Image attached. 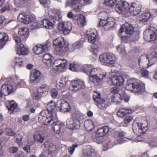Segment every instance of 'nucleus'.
<instances>
[{
  "label": "nucleus",
  "mask_w": 157,
  "mask_h": 157,
  "mask_svg": "<svg viewBox=\"0 0 157 157\" xmlns=\"http://www.w3.org/2000/svg\"><path fill=\"white\" fill-rule=\"evenodd\" d=\"M143 37L145 40L148 41L157 39V30L153 26H149L148 29L144 31Z\"/></svg>",
  "instance_id": "ddd939ff"
},
{
  "label": "nucleus",
  "mask_w": 157,
  "mask_h": 157,
  "mask_svg": "<svg viewBox=\"0 0 157 157\" xmlns=\"http://www.w3.org/2000/svg\"><path fill=\"white\" fill-rule=\"evenodd\" d=\"M75 18H76L77 24L79 26L83 27L85 25L86 22V18L84 16L80 15L77 16V19H76V17L75 16L74 19H75Z\"/></svg>",
  "instance_id": "e433bc0d"
},
{
  "label": "nucleus",
  "mask_w": 157,
  "mask_h": 157,
  "mask_svg": "<svg viewBox=\"0 0 157 157\" xmlns=\"http://www.w3.org/2000/svg\"><path fill=\"white\" fill-rule=\"evenodd\" d=\"M116 48L117 51L119 53L122 55H124L126 54L125 48L123 44H119L116 47Z\"/></svg>",
  "instance_id": "09e8293b"
},
{
  "label": "nucleus",
  "mask_w": 157,
  "mask_h": 157,
  "mask_svg": "<svg viewBox=\"0 0 157 157\" xmlns=\"http://www.w3.org/2000/svg\"><path fill=\"white\" fill-rule=\"evenodd\" d=\"M54 66L57 68V70L62 71L64 68L67 64V62L66 60L58 59L56 60L53 63Z\"/></svg>",
  "instance_id": "c756f323"
},
{
  "label": "nucleus",
  "mask_w": 157,
  "mask_h": 157,
  "mask_svg": "<svg viewBox=\"0 0 157 157\" xmlns=\"http://www.w3.org/2000/svg\"><path fill=\"white\" fill-rule=\"evenodd\" d=\"M15 63L16 65L20 67H22L24 65L23 59L20 58H16L14 60Z\"/></svg>",
  "instance_id": "864d4df0"
},
{
  "label": "nucleus",
  "mask_w": 157,
  "mask_h": 157,
  "mask_svg": "<svg viewBox=\"0 0 157 157\" xmlns=\"http://www.w3.org/2000/svg\"><path fill=\"white\" fill-rule=\"evenodd\" d=\"M48 14L49 16L54 20L59 21L61 19V16L60 12L56 10H50Z\"/></svg>",
  "instance_id": "bb28decb"
},
{
  "label": "nucleus",
  "mask_w": 157,
  "mask_h": 157,
  "mask_svg": "<svg viewBox=\"0 0 157 157\" xmlns=\"http://www.w3.org/2000/svg\"><path fill=\"white\" fill-rule=\"evenodd\" d=\"M132 113V111L129 109L121 108L117 112V115L120 117H123L127 115L128 113Z\"/></svg>",
  "instance_id": "c9c22d12"
},
{
  "label": "nucleus",
  "mask_w": 157,
  "mask_h": 157,
  "mask_svg": "<svg viewBox=\"0 0 157 157\" xmlns=\"http://www.w3.org/2000/svg\"><path fill=\"white\" fill-rule=\"evenodd\" d=\"M49 90V87L46 84L42 85L38 88L37 91L40 94H43V96H44L48 94V92Z\"/></svg>",
  "instance_id": "4c0bfd02"
},
{
  "label": "nucleus",
  "mask_w": 157,
  "mask_h": 157,
  "mask_svg": "<svg viewBox=\"0 0 157 157\" xmlns=\"http://www.w3.org/2000/svg\"><path fill=\"white\" fill-rule=\"evenodd\" d=\"M86 35L89 43L95 44L98 42V36L95 30L89 29L86 32Z\"/></svg>",
  "instance_id": "a211bd4d"
},
{
  "label": "nucleus",
  "mask_w": 157,
  "mask_h": 157,
  "mask_svg": "<svg viewBox=\"0 0 157 157\" xmlns=\"http://www.w3.org/2000/svg\"><path fill=\"white\" fill-rule=\"evenodd\" d=\"M17 19L20 22L27 25L31 23L32 21H35V17L26 13H23L18 15Z\"/></svg>",
  "instance_id": "aec40b11"
},
{
  "label": "nucleus",
  "mask_w": 157,
  "mask_h": 157,
  "mask_svg": "<svg viewBox=\"0 0 157 157\" xmlns=\"http://www.w3.org/2000/svg\"><path fill=\"white\" fill-rule=\"evenodd\" d=\"M92 2V0H72V3H76L77 2H78L84 6L91 4Z\"/></svg>",
  "instance_id": "de8ad7c7"
},
{
  "label": "nucleus",
  "mask_w": 157,
  "mask_h": 157,
  "mask_svg": "<svg viewBox=\"0 0 157 157\" xmlns=\"http://www.w3.org/2000/svg\"><path fill=\"white\" fill-rule=\"evenodd\" d=\"M119 91V89L116 87L112 88L111 89L112 93L114 94H118L117 93Z\"/></svg>",
  "instance_id": "69168bd1"
},
{
  "label": "nucleus",
  "mask_w": 157,
  "mask_h": 157,
  "mask_svg": "<svg viewBox=\"0 0 157 157\" xmlns=\"http://www.w3.org/2000/svg\"><path fill=\"white\" fill-rule=\"evenodd\" d=\"M109 130V128L107 126L98 129L96 132V137H101L105 135L108 132Z\"/></svg>",
  "instance_id": "f704fd0d"
},
{
  "label": "nucleus",
  "mask_w": 157,
  "mask_h": 157,
  "mask_svg": "<svg viewBox=\"0 0 157 157\" xmlns=\"http://www.w3.org/2000/svg\"><path fill=\"white\" fill-rule=\"evenodd\" d=\"M15 137L16 139V141L17 143H21V140L22 138V136L20 134L17 135Z\"/></svg>",
  "instance_id": "0e129e2a"
},
{
  "label": "nucleus",
  "mask_w": 157,
  "mask_h": 157,
  "mask_svg": "<svg viewBox=\"0 0 157 157\" xmlns=\"http://www.w3.org/2000/svg\"><path fill=\"white\" fill-rule=\"evenodd\" d=\"M90 52L95 57L97 56V53L98 51V47L97 46H92L90 49Z\"/></svg>",
  "instance_id": "5fc2aeb1"
},
{
  "label": "nucleus",
  "mask_w": 157,
  "mask_h": 157,
  "mask_svg": "<svg viewBox=\"0 0 157 157\" xmlns=\"http://www.w3.org/2000/svg\"><path fill=\"white\" fill-rule=\"evenodd\" d=\"M86 87L85 82L83 81L78 80L71 81L69 89L71 91H76L85 89Z\"/></svg>",
  "instance_id": "2eb2a0df"
},
{
  "label": "nucleus",
  "mask_w": 157,
  "mask_h": 157,
  "mask_svg": "<svg viewBox=\"0 0 157 157\" xmlns=\"http://www.w3.org/2000/svg\"><path fill=\"white\" fill-rule=\"evenodd\" d=\"M18 150V148L15 147H10L9 148V152L11 153H14Z\"/></svg>",
  "instance_id": "e2e57ef3"
},
{
  "label": "nucleus",
  "mask_w": 157,
  "mask_h": 157,
  "mask_svg": "<svg viewBox=\"0 0 157 157\" xmlns=\"http://www.w3.org/2000/svg\"><path fill=\"white\" fill-rule=\"evenodd\" d=\"M10 82L8 86L12 93L18 88L25 87L26 86V82L24 79H20L19 77L16 75L11 77L9 80Z\"/></svg>",
  "instance_id": "9d476101"
},
{
  "label": "nucleus",
  "mask_w": 157,
  "mask_h": 157,
  "mask_svg": "<svg viewBox=\"0 0 157 157\" xmlns=\"http://www.w3.org/2000/svg\"><path fill=\"white\" fill-rule=\"evenodd\" d=\"M69 82L66 77L62 78L59 81H57L56 86L59 90H63L68 85Z\"/></svg>",
  "instance_id": "a878e982"
},
{
  "label": "nucleus",
  "mask_w": 157,
  "mask_h": 157,
  "mask_svg": "<svg viewBox=\"0 0 157 157\" xmlns=\"http://www.w3.org/2000/svg\"><path fill=\"white\" fill-rule=\"evenodd\" d=\"M57 110L62 112H67L69 111L71 108L68 103L64 100H61L57 102Z\"/></svg>",
  "instance_id": "412c9836"
},
{
  "label": "nucleus",
  "mask_w": 157,
  "mask_h": 157,
  "mask_svg": "<svg viewBox=\"0 0 157 157\" xmlns=\"http://www.w3.org/2000/svg\"><path fill=\"white\" fill-rule=\"evenodd\" d=\"M51 94L52 97L54 98H56L58 95V91L55 88H52L51 90Z\"/></svg>",
  "instance_id": "4d7b16f0"
},
{
  "label": "nucleus",
  "mask_w": 157,
  "mask_h": 157,
  "mask_svg": "<svg viewBox=\"0 0 157 157\" xmlns=\"http://www.w3.org/2000/svg\"><path fill=\"white\" fill-rule=\"evenodd\" d=\"M113 136L117 138V144H121L126 140V138L124 137V133L123 132L115 131L114 132Z\"/></svg>",
  "instance_id": "c85d7f7f"
},
{
  "label": "nucleus",
  "mask_w": 157,
  "mask_h": 157,
  "mask_svg": "<svg viewBox=\"0 0 157 157\" xmlns=\"http://www.w3.org/2000/svg\"><path fill=\"white\" fill-rule=\"evenodd\" d=\"M72 25L69 21L59 22L58 23V28L59 30H62L63 33L65 35L68 34L71 31Z\"/></svg>",
  "instance_id": "dca6fc26"
},
{
  "label": "nucleus",
  "mask_w": 157,
  "mask_h": 157,
  "mask_svg": "<svg viewBox=\"0 0 157 157\" xmlns=\"http://www.w3.org/2000/svg\"><path fill=\"white\" fill-rule=\"evenodd\" d=\"M43 96V94H40L39 92L37 91V92L34 93L32 95L33 98V99L35 100H39L40 98L42 96Z\"/></svg>",
  "instance_id": "6e6d98bb"
},
{
  "label": "nucleus",
  "mask_w": 157,
  "mask_h": 157,
  "mask_svg": "<svg viewBox=\"0 0 157 157\" xmlns=\"http://www.w3.org/2000/svg\"><path fill=\"white\" fill-rule=\"evenodd\" d=\"M18 34L21 36H23L26 39L29 35V32L28 29L25 27L21 28L19 29Z\"/></svg>",
  "instance_id": "a19ab883"
},
{
  "label": "nucleus",
  "mask_w": 157,
  "mask_h": 157,
  "mask_svg": "<svg viewBox=\"0 0 157 157\" xmlns=\"http://www.w3.org/2000/svg\"><path fill=\"white\" fill-rule=\"evenodd\" d=\"M52 117H49L45 120L39 121L42 124L46 126L51 125L52 130L57 134L61 132V129L64 126L63 123L58 120L57 116L55 113L52 115Z\"/></svg>",
  "instance_id": "39448f33"
},
{
  "label": "nucleus",
  "mask_w": 157,
  "mask_h": 157,
  "mask_svg": "<svg viewBox=\"0 0 157 157\" xmlns=\"http://www.w3.org/2000/svg\"><path fill=\"white\" fill-rule=\"evenodd\" d=\"M9 39L8 35L6 33H0V50L3 48L6 43L8 41Z\"/></svg>",
  "instance_id": "2f4dec72"
},
{
  "label": "nucleus",
  "mask_w": 157,
  "mask_h": 157,
  "mask_svg": "<svg viewBox=\"0 0 157 157\" xmlns=\"http://www.w3.org/2000/svg\"><path fill=\"white\" fill-rule=\"evenodd\" d=\"M83 41L81 40H78V41L75 43L72 46V50H71V52H73L77 49H78L82 46V44Z\"/></svg>",
  "instance_id": "49530a36"
},
{
  "label": "nucleus",
  "mask_w": 157,
  "mask_h": 157,
  "mask_svg": "<svg viewBox=\"0 0 157 157\" xmlns=\"http://www.w3.org/2000/svg\"><path fill=\"white\" fill-rule=\"evenodd\" d=\"M49 48V46L47 44L44 45L38 44L34 47L33 50L34 53L39 55L48 51Z\"/></svg>",
  "instance_id": "393cba45"
},
{
  "label": "nucleus",
  "mask_w": 157,
  "mask_h": 157,
  "mask_svg": "<svg viewBox=\"0 0 157 157\" xmlns=\"http://www.w3.org/2000/svg\"><path fill=\"white\" fill-rule=\"evenodd\" d=\"M13 37L15 41L17 43H20L21 42V39L18 37L16 34H14L13 35Z\"/></svg>",
  "instance_id": "680f3d73"
},
{
  "label": "nucleus",
  "mask_w": 157,
  "mask_h": 157,
  "mask_svg": "<svg viewBox=\"0 0 157 157\" xmlns=\"http://www.w3.org/2000/svg\"><path fill=\"white\" fill-rule=\"evenodd\" d=\"M12 93L8 84L3 85L0 89V97L3 96V95H7Z\"/></svg>",
  "instance_id": "473e14b6"
},
{
  "label": "nucleus",
  "mask_w": 157,
  "mask_h": 157,
  "mask_svg": "<svg viewBox=\"0 0 157 157\" xmlns=\"http://www.w3.org/2000/svg\"><path fill=\"white\" fill-rule=\"evenodd\" d=\"M57 108V102L56 103L52 101H50L47 105V109L42 110L40 113L38 117V121L45 120L49 117H52V115L55 113L56 115V111Z\"/></svg>",
  "instance_id": "423d86ee"
},
{
  "label": "nucleus",
  "mask_w": 157,
  "mask_h": 157,
  "mask_svg": "<svg viewBox=\"0 0 157 157\" xmlns=\"http://www.w3.org/2000/svg\"><path fill=\"white\" fill-rule=\"evenodd\" d=\"M41 73L36 70L32 71L30 75V82L32 84H36L40 81Z\"/></svg>",
  "instance_id": "5701e85b"
},
{
  "label": "nucleus",
  "mask_w": 157,
  "mask_h": 157,
  "mask_svg": "<svg viewBox=\"0 0 157 157\" xmlns=\"http://www.w3.org/2000/svg\"><path fill=\"white\" fill-rule=\"evenodd\" d=\"M152 16L150 13H144L140 16L138 19L140 22L144 23L147 22L150 18V17Z\"/></svg>",
  "instance_id": "ea45409f"
},
{
  "label": "nucleus",
  "mask_w": 157,
  "mask_h": 157,
  "mask_svg": "<svg viewBox=\"0 0 157 157\" xmlns=\"http://www.w3.org/2000/svg\"><path fill=\"white\" fill-rule=\"evenodd\" d=\"M132 119V117L131 116L126 115L124 118V123L126 124L129 123Z\"/></svg>",
  "instance_id": "bf43d9fd"
},
{
  "label": "nucleus",
  "mask_w": 157,
  "mask_h": 157,
  "mask_svg": "<svg viewBox=\"0 0 157 157\" xmlns=\"http://www.w3.org/2000/svg\"><path fill=\"white\" fill-rule=\"evenodd\" d=\"M17 53L18 55H25L28 54V49L23 44H17Z\"/></svg>",
  "instance_id": "cd10ccee"
},
{
  "label": "nucleus",
  "mask_w": 157,
  "mask_h": 157,
  "mask_svg": "<svg viewBox=\"0 0 157 157\" xmlns=\"http://www.w3.org/2000/svg\"><path fill=\"white\" fill-rule=\"evenodd\" d=\"M84 118V115L78 111H76L72 113V117L68 118L66 121L68 128L75 130L79 128L80 124Z\"/></svg>",
  "instance_id": "20e7f679"
},
{
  "label": "nucleus",
  "mask_w": 157,
  "mask_h": 157,
  "mask_svg": "<svg viewBox=\"0 0 157 157\" xmlns=\"http://www.w3.org/2000/svg\"><path fill=\"white\" fill-rule=\"evenodd\" d=\"M40 22L43 24V26L47 29H52L54 26L53 24L46 19L43 20Z\"/></svg>",
  "instance_id": "58836bf2"
},
{
  "label": "nucleus",
  "mask_w": 157,
  "mask_h": 157,
  "mask_svg": "<svg viewBox=\"0 0 157 157\" xmlns=\"http://www.w3.org/2000/svg\"><path fill=\"white\" fill-rule=\"evenodd\" d=\"M128 3L122 0L119 1L115 6V11L119 13L125 14L128 12L132 16L136 15L140 12L141 5L138 2L132 3L130 7Z\"/></svg>",
  "instance_id": "f257e3e1"
},
{
  "label": "nucleus",
  "mask_w": 157,
  "mask_h": 157,
  "mask_svg": "<svg viewBox=\"0 0 157 157\" xmlns=\"http://www.w3.org/2000/svg\"><path fill=\"white\" fill-rule=\"evenodd\" d=\"M43 146L47 150V153L48 155L53 156L55 155L56 151V147L52 142L47 141L45 142Z\"/></svg>",
  "instance_id": "4be33fe9"
},
{
  "label": "nucleus",
  "mask_w": 157,
  "mask_h": 157,
  "mask_svg": "<svg viewBox=\"0 0 157 157\" xmlns=\"http://www.w3.org/2000/svg\"><path fill=\"white\" fill-rule=\"evenodd\" d=\"M100 61L105 65L113 64L116 59L115 56L112 53H104L99 57Z\"/></svg>",
  "instance_id": "4468645a"
},
{
  "label": "nucleus",
  "mask_w": 157,
  "mask_h": 157,
  "mask_svg": "<svg viewBox=\"0 0 157 157\" xmlns=\"http://www.w3.org/2000/svg\"><path fill=\"white\" fill-rule=\"evenodd\" d=\"M77 145L74 144L72 147L68 148V151L71 155H72L73 153L75 150V148H77Z\"/></svg>",
  "instance_id": "052dcab7"
},
{
  "label": "nucleus",
  "mask_w": 157,
  "mask_h": 157,
  "mask_svg": "<svg viewBox=\"0 0 157 157\" xmlns=\"http://www.w3.org/2000/svg\"><path fill=\"white\" fill-rule=\"evenodd\" d=\"M53 43L55 47V52L56 55L59 56L64 55L67 50L66 45L64 41V39L62 37H59L55 39Z\"/></svg>",
  "instance_id": "6e6552de"
},
{
  "label": "nucleus",
  "mask_w": 157,
  "mask_h": 157,
  "mask_svg": "<svg viewBox=\"0 0 157 157\" xmlns=\"http://www.w3.org/2000/svg\"><path fill=\"white\" fill-rule=\"evenodd\" d=\"M93 98L96 102V105L100 109H106L110 104L109 99H103L100 97V94L98 91L94 93Z\"/></svg>",
  "instance_id": "9b49d317"
},
{
  "label": "nucleus",
  "mask_w": 157,
  "mask_h": 157,
  "mask_svg": "<svg viewBox=\"0 0 157 157\" xmlns=\"http://www.w3.org/2000/svg\"><path fill=\"white\" fill-rule=\"evenodd\" d=\"M7 125L6 124L3 125L0 129V135H1L4 132L5 130L7 129Z\"/></svg>",
  "instance_id": "338daca9"
},
{
  "label": "nucleus",
  "mask_w": 157,
  "mask_h": 157,
  "mask_svg": "<svg viewBox=\"0 0 157 157\" xmlns=\"http://www.w3.org/2000/svg\"><path fill=\"white\" fill-rule=\"evenodd\" d=\"M145 123L134 122L132 125V129L134 133L139 136L144 133L148 130V124Z\"/></svg>",
  "instance_id": "f8f14e48"
},
{
  "label": "nucleus",
  "mask_w": 157,
  "mask_h": 157,
  "mask_svg": "<svg viewBox=\"0 0 157 157\" xmlns=\"http://www.w3.org/2000/svg\"><path fill=\"white\" fill-rule=\"evenodd\" d=\"M17 104L15 101H10L9 105L7 106L9 112L11 113L15 109L17 108Z\"/></svg>",
  "instance_id": "a18cd8bd"
},
{
  "label": "nucleus",
  "mask_w": 157,
  "mask_h": 157,
  "mask_svg": "<svg viewBox=\"0 0 157 157\" xmlns=\"http://www.w3.org/2000/svg\"><path fill=\"white\" fill-rule=\"evenodd\" d=\"M117 2V0H105L103 4L106 6L112 7L116 4Z\"/></svg>",
  "instance_id": "3c124183"
},
{
  "label": "nucleus",
  "mask_w": 157,
  "mask_h": 157,
  "mask_svg": "<svg viewBox=\"0 0 157 157\" xmlns=\"http://www.w3.org/2000/svg\"><path fill=\"white\" fill-rule=\"evenodd\" d=\"M126 89L127 90L136 94H140L145 91V84L143 83H130L128 81L126 86Z\"/></svg>",
  "instance_id": "1a4fd4ad"
},
{
  "label": "nucleus",
  "mask_w": 157,
  "mask_h": 157,
  "mask_svg": "<svg viewBox=\"0 0 157 157\" xmlns=\"http://www.w3.org/2000/svg\"><path fill=\"white\" fill-rule=\"evenodd\" d=\"M140 72L142 77L144 78H147L149 75V72L147 70L143 69V68L140 70Z\"/></svg>",
  "instance_id": "13d9d810"
},
{
  "label": "nucleus",
  "mask_w": 157,
  "mask_h": 157,
  "mask_svg": "<svg viewBox=\"0 0 157 157\" xmlns=\"http://www.w3.org/2000/svg\"><path fill=\"white\" fill-rule=\"evenodd\" d=\"M88 157H100L99 153L92 148H90L86 153Z\"/></svg>",
  "instance_id": "c03bdc74"
},
{
  "label": "nucleus",
  "mask_w": 157,
  "mask_h": 157,
  "mask_svg": "<svg viewBox=\"0 0 157 157\" xmlns=\"http://www.w3.org/2000/svg\"><path fill=\"white\" fill-rule=\"evenodd\" d=\"M81 66L76 62L71 63L69 65V69L73 71L80 70Z\"/></svg>",
  "instance_id": "37998d69"
},
{
  "label": "nucleus",
  "mask_w": 157,
  "mask_h": 157,
  "mask_svg": "<svg viewBox=\"0 0 157 157\" xmlns=\"http://www.w3.org/2000/svg\"><path fill=\"white\" fill-rule=\"evenodd\" d=\"M82 72L89 76L90 80L94 83H97L105 78L106 73L100 69L95 68L92 64H87L81 66Z\"/></svg>",
  "instance_id": "f03ea898"
},
{
  "label": "nucleus",
  "mask_w": 157,
  "mask_h": 157,
  "mask_svg": "<svg viewBox=\"0 0 157 157\" xmlns=\"http://www.w3.org/2000/svg\"><path fill=\"white\" fill-rule=\"evenodd\" d=\"M115 19L113 17L108 18L107 21L100 19L98 26L103 27L106 30H108L113 26L115 23Z\"/></svg>",
  "instance_id": "f3484780"
},
{
  "label": "nucleus",
  "mask_w": 157,
  "mask_h": 157,
  "mask_svg": "<svg viewBox=\"0 0 157 157\" xmlns=\"http://www.w3.org/2000/svg\"><path fill=\"white\" fill-rule=\"evenodd\" d=\"M151 53L142 55L138 59L139 65L142 68L148 67L156 62L157 59V45L153 46L151 49Z\"/></svg>",
  "instance_id": "7ed1b4c3"
},
{
  "label": "nucleus",
  "mask_w": 157,
  "mask_h": 157,
  "mask_svg": "<svg viewBox=\"0 0 157 157\" xmlns=\"http://www.w3.org/2000/svg\"><path fill=\"white\" fill-rule=\"evenodd\" d=\"M124 82V79L122 76L115 75L108 79L107 81V83L109 85H113L117 86L123 84Z\"/></svg>",
  "instance_id": "6ab92c4d"
},
{
  "label": "nucleus",
  "mask_w": 157,
  "mask_h": 157,
  "mask_svg": "<svg viewBox=\"0 0 157 157\" xmlns=\"http://www.w3.org/2000/svg\"><path fill=\"white\" fill-rule=\"evenodd\" d=\"M72 0L68 1L66 4H68L69 6H72L73 10L75 12H78L80 11L83 6L78 2H77L76 3H72Z\"/></svg>",
  "instance_id": "7c9ffc66"
},
{
  "label": "nucleus",
  "mask_w": 157,
  "mask_h": 157,
  "mask_svg": "<svg viewBox=\"0 0 157 157\" xmlns=\"http://www.w3.org/2000/svg\"><path fill=\"white\" fill-rule=\"evenodd\" d=\"M129 97L125 94L123 93L121 94H116L113 95L111 97V101L116 104L119 102L121 100H124L125 102L128 101Z\"/></svg>",
  "instance_id": "b1692460"
},
{
  "label": "nucleus",
  "mask_w": 157,
  "mask_h": 157,
  "mask_svg": "<svg viewBox=\"0 0 157 157\" xmlns=\"http://www.w3.org/2000/svg\"><path fill=\"white\" fill-rule=\"evenodd\" d=\"M134 31V28L133 25L128 23H125L121 27L119 30V35L124 42L128 41L129 37L125 35L124 33L132 35Z\"/></svg>",
  "instance_id": "0eeeda50"
},
{
  "label": "nucleus",
  "mask_w": 157,
  "mask_h": 157,
  "mask_svg": "<svg viewBox=\"0 0 157 157\" xmlns=\"http://www.w3.org/2000/svg\"><path fill=\"white\" fill-rule=\"evenodd\" d=\"M43 62L47 66H50L52 65V57L50 54H46L43 57Z\"/></svg>",
  "instance_id": "72a5a7b5"
},
{
  "label": "nucleus",
  "mask_w": 157,
  "mask_h": 157,
  "mask_svg": "<svg viewBox=\"0 0 157 157\" xmlns=\"http://www.w3.org/2000/svg\"><path fill=\"white\" fill-rule=\"evenodd\" d=\"M7 134L10 136H14L16 134L15 132L11 129H9L7 130Z\"/></svg>",
  "instance_id": "774afa93"
},
{
  "label": "nucleus",
  "mask_w": 157,
  "mask_h": 157,
  "mask_svg": "<svg viewBox=\"0 0 157 157\" xmlns=\"http://www.w3.org/2000/svg\"><path fill=\"white\" fill-rule=\"evenodd\" d=\"M34 138L35 141L39 142L41 143H42L45 140L44 136L40 134H37L34 135Z\"/></svg>",
  "instance_id": "8fccbe9b"
},
{
  "label": "nucleus",
  "mask_w": 157,
  "mask_h": 157,
  "mask_svg": "<svg viewBox=\"0 0 157 157\" xmlns=\"http://www.w3.org/2000/svg\"><path fill=\"white\" fill-rule=\"evenodd\" d=\"M29 0H17L15 1V4L17 6L19 7H22L25 4L27 3Z\"/></svg>",
  "instance_id": "603ef678"
},
{
  "label": "nucleus",
  "mask_w": 157,
  "mask_h": 157,
  "mask_svg": "<svg viewBox=\"0 0 157 157\" xmlns=\"http://www.w3.org/2000/svg\"><path fill=\"white\" fill-rule=\"evenodd\" d=\"M85 128L88 131H91L94 128L93 122L90 120L86 121L84 123Z\"/></svg>",
  "instance_id": "79ce46f5"
}]
</instances>
